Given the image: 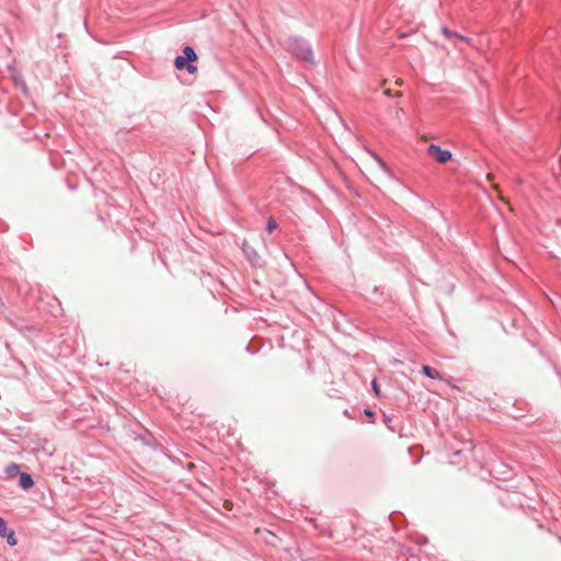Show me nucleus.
Here are the masks:
<instances>
[{"label": "nucleus", "mask_w": 561, "mask_h": 561, "mask_svg": "<svg viewBox=\"0 0 561 561\" xmlns=\"http://www.w3.org/2000/svg\"><path fill=\"white\" fill-rule=\"evenodd\" d=\"M458 41L467 44L468 46H472L473 45L472 39L467 37V36H463V35H460Z\"/></svg>", "instance_id": "nucleus-11"}, {"label": "nucleus", "mask_w": 561, "mask_h": 561, "mask_svg": "<svg viewBox=\"0 0 561 561\" xmlns=\"http://www.w3.org/2000/svg\"><path fill=\"white\" fill-rule=\"evenodd\" d=\"M427 154L439 163H446L451 159V152L447 149H442L438 145H430L427 147Z\"/></svg>", "instance_id": "nucleus-3"}, {"label": "nucleus", "mask_w": 561, "mask_h": 561, "mask_svg": "<svg viewBox=\"0 0 561 561\" xmlns=\"http://www.w3.org/2000/svg\"><path fill=\"white\" fill-rule=\"evenodd\" d=\"M4 538H7V542L11 546V547H14L16 546L18 543V540L15 538V533L14 530H10L5 536Z\"/></svg>", "instance_id": "nucleus-7"}, {"label": "nucleus", "mask_w": 561, "mask_h": 561, "mask_svg": "<svg viewBox=\"0 0 561 561\" xmlns=\"http://www.w3.org/2000/svg\"><path fill=\"white\" fill-rule=\"evenodd\" d=\"M455 48L458 49L459 51H462V48L457 45H455Z\"/></svg>", "instance_id": "nucleus-15"}, {"label": "nucleus", "mask_w": 561, "mask_h": 561, "mask_svg": "<svg viewBox=\"0 0 561 561\" xmlns=\"http://www.w3.org/2000/svg\"><path fill=\"white\" fill-rule=\"evenodd\" d=\"M197 59L195 50L191 46H186L183 49V55L178 56L174 60L176 69H186L188 73L194 75L197 72V67L192 62Z\"/></svg>", "instance_id": "nucleus-2"}, {"label": "nucleus", "mask_w": 561, "mask_h": 561, "mask_svg": "<svg viewBox=\"0 0 561 561\" xmlns=\"http://www.w3.org/2000/svg\"><path fill=\"white\" fill-rule=\"evenodd\" d=\"M422 373L427 376L428 378H432V379H438L440 380L442 379V375L438 370L427 366V365H423L422 366Z\"/></svg>", "instance_id": "nucleus-4"}, {"label": "nucleus", "mask_w": 561, "mask_h": 561, "mask_svg": "<svg viewBox=\"0 0 561 561\" xmlns=\"http://www.w3.org/2000/svg\"><path fill=\"white\" fill-rule=\"evenodd\" d=\"M385 94H386V95H388V96H390V95H391V93H390V91H389V90H386V91H385Z\"/></svg>", "instance_id": "nucleus-14"}, {"label": "nucleus", "mask_w": 561, "mask_h": 561, "mask_svg": "<svg viewBox=\"0 0 561 561\" xmlns=\"http://www.w3.org/2000/svg\"><path fill=\"white\" fill-rule=\"evenodd\" d=\"M374 158L376 159L377 163L380 165V168H381L382 170H385V171H387V172L389 171V169H388V167H387L386 162H385V161H383L379 156L374 154Z\"/></svg>", "instance_id": "nucleus-10"}, {"label": "nucleus", "mask_w": 561, "mask_h": 561, "mask_svg": "<svg viewBox=\"0 0 561 561\" xmlns=\"http://www.w3.org/2000/svg\"><path fill=\"white\" fill-rule=\"evenodd\" d=\"M11 529L8 528L7 523L0 517V537H4Z\"/></svg>", "instance_id": "nucleus-8"}, {"label": "nucleus", "mask_w": 561, "mask_h": 561, "mask_svg": "<svg viewBox=\"0 0 561 561\" xmlns=\"http://www.w3.org/2000/svg\"><path fill=\"white\" fill-rule=\"evenodd\" d=\"M371 386H373V390L376 393V396H379V387L377 385V380L376 379L373 380Z\"/></svg>", "instance_id": "nucleus-12"}, {"label": "nucleus", "mask_w": 561, "mask_h": 561, "mask_svg": "<svg viewBox=\"0 0 561 561\" xmlns=\"http://www.w3.org/2000/svg\"><path fill=\"white\" fill-rule=\"evenodd\" d=\"M283 46L295 57L307 62H312L313 53L310 45L305 39L299 37H288L284 41Z\"/></svg>", "instance_id": "nucleus-1"}, {"label": "nucleus", "mask_w": 561, "mask_h": 561, "mask_svg": "<svg viewBox=\"0 0 561 561\" xmlns=\"http://www.w3.org/2000/svg\"><path fill=\"white\" fill-rule=\"evenodd\" d=\"M277 227H278V225L273 218H270L267 220L266 230L268 231V233H272L273 231H275L277 229Z\"/></svg>", "instance_id": "nucleus-9"}, {"label": "nucleus", "mask_w": 561, "mask_h": 561, "mask_svg": "<svg viewBox=\"0 0 561 561\" xmlns=\"http://www.w3.org/2000/svg\"><path fill=\"white\" fill-rule=\"evenodd\" d=\"M365 413H366L367 415H373V412H371L370 410H366V411H365Z\"/></svg>", "instance_id": "nucleus-13"}, {"label": "nucleus", "mask_w": 561, "mask_h": 561, "mask_svg": "<svg viewBox=\"0 0 561 561\" xmlns=\"http://www.w3.org/2000/svg\"><path fill=\"white\" fill-rule=\"evenodd\" d=\"M442 33L449 39H459L460 37V34L456 33V32H453L450 31L448 27L446 26H443L442 27Z\"/></svg>", "instance_id": "nucleus-6"}, {"label": "nucleus", "mask_w": 561, "mask_h": 561, "mask_svg": "<svg viewBox=\"0 0 561 561\" xmlns=\"http://www.w3.org/2000/svg\"><path fill=\"white\" fill-rule=\"evenodd\" d=\"M33 484H34V481H33V478L31 477V474L25 473V472L21 473L20 485L23 489H25V490L31 489L33 486Z\"/></svg>", "instance_id": "nucleus-5"}]
</instances>
